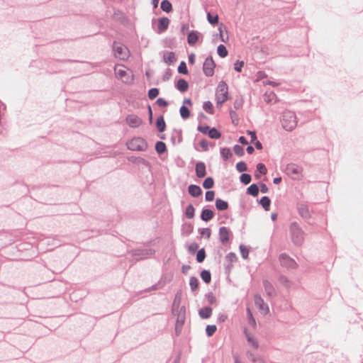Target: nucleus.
Returning <instances> with one entry per match:
<instances>
[{
  "label": "nucleus",
  "instance_id": "e433bc0d",
  "mask_svg": "<svg viewBox=\"0 0 363 363\" xmlns=\"http://www.w3.org/2000/svg\"><path fill=\"white\" fill-rule=\"evenodd\" d=\"M220 155L225 160H228L232 156L230 150L226 147H223L220 150Z\"/></svg>",
  "mask_w": 363,
  "mask_h": 363
},
{
  "label": "nucleus",
  "instance_id": "a211bd4d",
  "mask_svg": "<svg viewBox=\"0 0 363 363\" xmlns=\"http://www.w3.org/2000/svg\"><path fill=\"white\" fill-rule=\"evenodd\" d=\"M214 216L213 212L210 209H204L201 212V218L204 221H208Z\"/></svg>",
  "mask_w": 363,
  "mask_h": 363
},
{
  "label": "nucleus",
  "instance_id": "dca6fc26",
  "mask_svg": "<svg viewBox=\"0 0 363 363\" xmlns=\"http://www.w3.org/2000/svg\"><path fill=\"white\" fill-rule=\"evenodd\" d=\"M163 60L166 64L172 65L176 62L177 58L174 52H165L163 54Z\"/></svg>",
  "mask_w": 363,
  "mask_h": 363
},
{
  "label": "nucleus",
  "instance_id": "58836bf2",
  "mask_svg": "<svg viewBox=\"0 0 363 363\" xmlns=\"http://www.w3.org/2000/svg\"><path fill=\"white\" fill-rule=\"evenodd\" d=\"M189 285L191 290L195 291L199 286L198 279L194 277H191L189 280Z\"/></svg>",
  "mask_w": 363,
  "mask_h": 363
},
{
  "label": "nucleus",
  "instance_id": "7ed1b4c3",
  "mask_svg": "<svg viewBox=\"0 0 363 363\" xmlns=\"http://www.w3.org/2000/svg\"><path fill=\"white\" fill-rule=\"evenodd\" d=\"M115 74L125 83H129L133 80L130 71L123 65H116L114 67Z\"/></svg>",
  "mask_w": 363,
  "mask_h": 363
},
{
  "label": "nucleus",
  "instance_id": "0eeeda50",
  "mask_svg": "<svg viewBox=\"0 0 363 363\" xmlns=\"http://www.w3.org/2000/svg\"><path fill=\"white\" fill-rule=\"evenodd\" d=\"M286 171L294 179H298L302 176L303 169L296 164H290L287 165Z\"/></svg>",
  "mask_w": 363,
  "mask_h": 363
},
{
  "label": "nucleus",
  "instance_id": "a18cd8bd",
  "mask_svg": "<svg viewBox=\"0 0 363 363\" xmlns=\"http://www.w3.org/2000/svg\"><path fill=\"white\" fill-rule=\"evenodd\" d=\"M178 72L179 73L186 74L188 73V70L186 68V63L184 62H182L178 67Z\"/></svg>",
  "mask_w": 363,
  "mask_h": 363
},
{
  "label": "nucleus",
  "instance_id": "393cba45",
  "mask_svg": "<svg viewBox=\"0 0 363 363\" xmlns=\"http://www.w3.org/2000/svg\"><path fill=\"white\" fill-rule=\"evenodd\" d=\"M195 208L193 205L189 204L185 210V216L186 218L191 219L194 217Z\"/></svg>",
  "mask_w": 363,
  "mask_h": 363
},
{
  "label": "nucleus",
  "instance_id": "a878e982",
  "mask_svg": "<svg viewBox=\"0 0 363 363\" xmlns=\"http://www.w3.org/2000/svg\"><path fill=\"white\" fill-rule=\"evenodd\" d=\"M207 20L211 24L216 25L218 23V15H213L210 12H208L207 13Z\"/></svg>",
  "mask_w": 363,
  "mask_h": 363
},
{
  "label": "nucleus",
  "instance_id": "f257e3e1",
  "mask_svg": "<svg viewBox=\"0 0 363 363\" xmlns=\"http://www.w3.org/2000/svg\"><path fill=\"white\" fill-rule=\"evenodd\" d=\"M229 99L228 87L227 84L220 82L216 91V101L217 107H221L222 105Z\"/></svg>",
  "mask_w": 363,
  "mask_h": 363
},
{
  "label": "nucleus",
  "instance_id": "bb28decb",
  "mask_svg": "<svg viewBox=\"0 0 363 363\" xmlns=\"http://www.w3.org/2000/svg\"><path fill=\"white\" fill-rule=\"evenodd\" d=\"M270 203H271V201H270L269 198L267 196H264L260 199V204L262 206V207L266 211L269 210Z\"/></svg>",
  "mask_w": 363,
  "mask_h": 363
},
{
  "label": "nucleus",
  "instance_id": "8fccbe9b",
  "mask_svg": "<svg viewBox=\"0 0 363 363\" xmlns=\"http://www.w3.org/2000/svg\"><path fill=\"white\" fill-rule=\"evenodd\" d=\"M215 197V192L213 191H208L206 193V200L207 201H212Z\"/></svg>",
  "mask_w": 363,
  "mask_h": 363
},
{
  "label": "nucleus",
  "instance_id": "aec40b11",
  "mask_svg": "<svg viewBox=\"0 0 363 363\" xmlns=\"http://www.w3.org/2000/svg\"><path fill=\"white\" fill-rule=\"evenodd\" d=\"M188 87L189 84L186 80L181 79L177 82V88L180 91L185 92L186 91H187Z\"/></svg>",
  "mask_w": 363,
  "mask_h": 363
},
{
  "label": "nucleus",
  "instance_id": "f8f14e48",
  "mask_svg": "<svg viewBox=\"0 0 363 363\" xmlns=\"http://www.w3.org/2000/svg\"><path fill=\"white\" fill-rule=\"evenodd\" d=\"M254 301L262 314L266 315L269 312L268 306L264 303V300L259 296H255Z\"/></svg>",
  "mask_w": 363,
  "mask_h": 363
},
{
  "label": "nucleus",
  "instance_id": "4c0bfd02",
  "mask_svg": "<svg viewBox=\"0 0 363 363\" xmlns=\"http://www.w3.org/2000/svg\"><path fill=\"white\" fill-rule=\"evenodd\" d=\"M155 149L158 153H163L166 150V145L163 142H157L155 145Z\"/></svg>",
  "mask_w": 363,
  "mask_h": 363
},
{
  "label": "nucleus",
  "instance_id": "338daca9",
  "mask_svg": "<svg viewBox=\"0 0 363 363\" xmlns=\"http://www.w3.org/2000/svg\"><path fill=\"white\" fill-rule=\"evenodd\" d=\"M208 129V127L206 126V127H199V130L203 133H206L207 132V130Z\"/></svg>",
  "mask_w": 363,
  "mask_h": 363
},
{
  "label": "nucleus",
  "instance_id": "7c9ffc66",
  "mask_svg": "<svg viewBox=\"0 0 363 363\" xmlns=\"http://www.w3.org/2000/svg\"><path fill=\"white\" fill-rule=\"evenodd\" d=\"M201 277L203 279V281L206 284H208L211 280V273L207 270H203L201 272Z\"/></svg>",
  "mask_w": 363,
  "mask_h": 363
},
{
  "label": "nucleus",
  "instance_id": "c85d7f7f",
  "mask_svg": "<svg viewBox=\"0 0 363 363\" xmlns=\"http://www.w3.org/2000/svg\"><path fill=\"white\" fill-rule=\"evenodd\" d=\"M247 193L253 196H257L259 193L258 186L253 184L247 188Z\"/></svg>",
  "mask_w": 363,
  "mask_h": 363
},
{
  "label": "nucleus",
  "instance_id": "6e6552de",
  "mask_svg": "<svg viewBox=\"0 0 363 363\" xmlns=\"http://www.w3.org/2000/svg\"><path fill=\"white\" fill-rule=\"evenodd\" d=\"M216 64L212 57H207L203 63V70L207 77H211L214 74Z\"/></svg>",
  "mask_w": 363,
  "mask_h": 363
},
{
  "label": "nucleus",
  "instance_id": "39448f33",
  "mask_svg": "<svg viewBox=\"0 0 363 363\" xmlns=\"http://www.w3.org/2000/svg\"><path fill=\"white\" fill-rule=\"evenodd\" d=\"M113 51L115 57L122 60H127L130 55L127 47L119 43H114Z\"/></svg>",
  "mask_w": 363,
  "mask_h": 363
},
{
  "label": "nucleus",
  "instance_id": "774afa93",
  "mask_svg": "<svg viewBox=\"0 0 363 363\" xmlns=\"http://www.w3.org/2000/svg\"><path fill=\"white\" fill-rule=\"evenodd\" d=\"M247 153H248V154H252V152H254V148H253V147H252V146H248V147H247Z\"/></svg>",
  "mask_w": 363,
  "mask_h": 363
},
{
  "label": "nucleus",
  "instance_id": "e2e57ef3",
  "mask_svg": "<svg viewBox=\"0 0 363 363\" xmlns=\"http://www.w3.org/2000/svg\"><path fill=\"white\" fill-rule=\"evenodd\" d=\"M239 142L244 145H247L248 143L246 138L243 136L240 137Z\"/></svg>",
  "mask_w": 363,
  "mask_h": 363
},
{
  "label": "nucleus",
  "instance_id": "3c124183",
  "mask_svg": "<svg viewBox=\"0 0 363 363\" xmlns=\"http://www.w3.org/2000/svg\"><path fill=\"white\" fill-rule=\"evenodd\" d=\"M233 150L237 155L241 156L244 154L243 148L238 145H235Z\"/></svg>",
  "mask_w": 363,
  "mask_h": 363
},
{
  "label": "nucleus",
  "instance_id": "cd10ccee",
  "mask_svg": "<svg viewBox=\"0 0 363 363\" xmlns=\"http://www.w3.org/2000/svg\"><path fill=\"white\" fill-rule=\"evenodd\" d=\"M161 9L164 11L169 13L172 9V4L167 0H164L161 3Z\"/></svg>",
  "mask_w": 363,
  "mask_h": 363
},
{
  "label": "nucleus",
  "instance_id": "6ab92c4d",
  "mask_svg": "<svg viewBox=\"0 0 363 363\" xmlns=\"http://www.w3.org/2000/svg\"><path fill=\"white\" fill-rule=\"evenodd\" d=\"M199 40V34L197 32L191 31L189 33L187 41L189 45H194Z\"/></svg>",
  "mask_w": 363,
  "mask_h": 363
},
{
  "label": "nucleus",
  "instance_id": "f3484780",
  "mask_svg": "<svg viewBox=\"0 0 363 363\" xmlns=\"http://www.w3.org/2000/svg\"><path fill=\"white\" fill-rule=\"evenodd\" d=\"M188 191L189 194L193 197H197L202 193L201 188L199 186L194 184L190 185L188 188Z\"/></svg>",
  "mask_w": 363,
  "mask_h": 363
},
{
  "label": "nucleus",
  "instance_id": "5fc2aeb1",
  "mask_svg": "<svg viewBox=\"0 0 363 363\" xmlns=\"http://www.w3.org/2000/svg\"><path fill=\"white\" fill-rule=\"evenodd\" d=\"M240 252L244 259H247L248 257L249 251L247 249L245 248V247L241 245L240 247Z\"/></svg>",
  "mask_w": 363,
  "mask_h": 363
},
{
  "label": "nucleus",
  "instance_id": "49530a36",
  "mask_svg": "<svg viewBox=\"0 0 363 363\" xmlns=\"http://www.w3.org/2000/svg\"><path fill=\"white\" fill-rule=\"evenodd\" d=\"M257 171H258L262 174H266L267 172L265 165L262 163L257 164Z\"/></svg>",
  "mask_w": 363,
  "mask_h": 363
},
{
  "label": "nucleus",
  "instance_id": "412c9836",
  "mask_svg": "<svg viewBox=\"0 0 363 363\" xmlns=\"http://www.w3.org/2000/svg\"><path fill=\"white\" fill-rule=\"evenodd\" d=\"M264 101L267 103H275L277 101V96L273 91L266 92L264 94Z\"/></svg>",
  "mask_w": 363,
  "mask_h": 363
},
{
  "label": "nucleus",
  "instance_id": "0e129e2a",
  "mask_svg": "<svg viewBox=\"0 0 363 363\" xmlns=\"http://www.w3.org/2000/svg\"><path fill=\"white\" fill-rule=\"evenodd\" d=\"M194 61H195V55L194 54L190 55L189 57V63L193 65L194 63Z\"/></svg>",
  "mask_w": 363,
  "mask_h": 363
},
{
  "label": "nucleus",
  "instance_id": "79ce46f5",
  "mask_svg": "<svg viewBox=\"0 0 363 363\" xmlns=\"http://www.w3.org/2000/svg\"><path fill=\"white\" fill-rule=\"evenodd\" d=\"M240 181L245 184H248L251 182V176L248 174H242L240 176Z\"/></svg>",
  "mask_w": 363,
  "mask_h": 363
},
{
  "label": "nucleus",
  "instance_id": "4468645a",
  "mask_svg": "<svg viewBox=\"0 0 363 363\" xmlns=\"http://www.w3.org/2000/svg\"><path fill=\"white\" fill-rule=\"evenodd\" d=\"M196 174L199 178H203L206 174V165L203 162H199L196 164Z\"/></svg>",
  "mask_w": 363,
  "mask_h": 363
},
{
  "label": "nucleus",
  "instance_id": "37998d69",
  "mask_svg": "<svg viewBox=\"0 0 363 363\" xmlns=\"http://www.w3.org/2000/svg\"><path fill=\"white\" fill-rule=\"evenodd\" d=\"M159 94V90L156 88H152L148 91V96L150 99H154Z\"/></svg>",
  "mask_w": 363,
  "mask_h": 363
},
{
  "label": "nucleus",
  "instance_id": "c9c22d12",
  "mask_svg": "<svg viewBox=\"0 0 363 363\" xmlns=\"http://www.w3.org/2000/svg\"><path fill=\"white\" fill-rule=\"evenodd\" d=\"M213 185H214V181H213V178H211V177H207L203 183V186L207 189L212 188L213 186Z\"/></svg>",
  "mask_w": 363,
  "mask_h": 363
},
{
  "label": "nucleus",
  "instance_id": "680f3d73",
  "mask_svg": "<svg viewBox=\"0 0 363 363\" xmlns=\"http://www.w3.org/2000/svg\"><path fill=\"white\" fill-rule=\"evenodd\" d=\"M260 190L262 193H267L268 191V187L266 184H262L260 185Z\"/></svg>",
  "mask_w": 363,
  "mask_h": 363
},
{
  "label": "nucleus",
  "instance_id": "9b49d317",
  "mask_svg": "<svg viewBox=\"0 0 363 363\" xmlns=\"http://www.w3.org/2000/svg\"><path fill=\"white\" fill-rule=\"evenodd\" d=\"M279 261L281 264L285 267L294 269L296 267V262L284 253L280 255Z\"/></svg>",
  "mask_w": 363,
  "mask_h": 363
},
{
  "label": "nucleus",
  "instance_id": "bf43d9fd",
  "mask_svg": "<svg viewBox=\"0 0 363 363\" xmlns=\"http://www.w3.org/2000/svg\"><path fill=\"white\" fill-rule=\"evenodd\" d=\"M198 248V245L196 243H192L189 245V250L191 252H194Z\"/></svg>",
  "mask_w": 363,
  "mask_h": 363
},
{
  "label": "nucleus",
  "instance_id": "c756f323",
  "mask_svg": "<svg viewBox=\"0 0 363 363\" xmlns=\"http://www.w3.org/2000/svg\"><path fill=\"white\" fill-rule=\"evenodd\" d=\"M203 108L209 114H213V106L211 101H205L203 105Z\"/></svg>",
  "mask_w": 363,
  "mask_h": 363
},
{
  "label": "nucleus",
  "instance_id": "864d4df0",
  "mask_svg": "<svg viewBox=\"0 0 363 363\" xmlns=\"http://www.w3.org/2000/svg\"><path fill=\"white\" fill-rule=\"evenodd\" d=\"M244 66V62L237 61L234 65V69L237 72H241L242 67Z\"/></svg>",
  "mask_w": 363,
  "mask_h": 363
},
{
  "label": "nucleus",
  "instance_id": "6e6d98bb",
  "mask_svg": "<svg viewBox=\"0 0 363 363\" xmlns=\"http://www.w3.org/2000/svg\"><path fill=\"white\" fill-rule=\"evenodd\" d=\"M250 359L252 362L255 363H264V360L260 357H255L254 355L250 354Z\"/></svg>",
  "mask_w": 363,
  "mask_h": 363
},
{
  "label": "nucleus",
  "instance_id": "4be33fe9",
  "mask_svg": "<svg viewBox=\"0 0 363 363\" xmlns=\"http://www.w3.org/2000/svg\"><path fill=\"white\" fill-rule=\"evenodd\" d=\"M212 309L210 307H204L199 311V315L202 318H208L211 315Z\"/></svg>",
  "mask_w": 363,
  "mask_h": 363
},
{
  "label": "nucleus",
  "instance_id": "9d476101",
  "mask_svg": "<svg viewBox=\"0 0 363 363\" xmlns=\"http://www.w3.org/2000/svg\"><path fill=\"white\" fill-rule=\"evenodd\" d=\"M126 123L131 128H138L143 123V120L135 114H129L125 118Z\"/></svg>",
  "mask_w": 363,
  "mask_h": 363
},
{
  "label": "nucleus",
  "instance_id": "13d9d810",
  "mask_svg": "<svg viewBox=\"0 0 363 363\" xmlns=\"http://www.w3.org/2000/svg\"><path fill=\"white\" fill-rule=\"evenodd\" d=\"M157 104L160 107H165L167 106V102L162 98H160L157 100Z\"/></svg>",
  "mask_w": 363,
  "mask_h": 363
},
{
  "label": "nucleus",
  "instance_id": "f03ea898",
  "mask_svg": "<svg viewBox=\"0 0 363 363\" xmlns=\"http://www.w3.org/2000/svg\"><path fill=\"white\" fill-rule=\"evenodd\" d=\"M282 127L287 131H291L297 125V118L292 111H286L284 113L281 119Z\"/></svg>",
  "mask_w": 363,
  "mask_h": 363
},
{
  "label": "nucleus",
  "instance_id": "de8ad7c7",
  "mask_svg": "<svg viewBox=\"0 0 363 363\" xmlns=\"http://www.w3.org/2000/svg\"><path fill=\"white\" fill-rule=\"evenodd\" d=\"M225 259L230 262L233 263L237 261L238 257L235 253L230 252L225 257Z\"/></svg>",
  "mask_w": 363,
  "mask_h": 363
},
{
  "label": "nucleus",
  "instance_id": "ea45409f",
  "mask_svg": "<svg viewBox=\"0 0 363 363\" xmlns=\"http://www.w3.org/2000/svg\"><path fill=\"white\" fill-rule=\"evenodd\" d=\"M216 329H217L216 326L214 325H207V327L206 328V332L207 335L208 337L212 336L216 331Z\"/></svg>",
  "mask_w": 363,
  "mask_h": 363
},
{
  "label": "nucleus",
  "instance_id": "052dcab7",
  "mask_svg": "<svg viewBox=\"0 0 363 363\" xmlns=\"http://www.w3.org/2000/svg\"><path fill=\"white\" fill-rule=\"evenodd\" d=\"M247 134L250 135L251 142H254L257 139L256 133L254 131H247Z\"/></svg>",
  "mask_w": 363,
  "mask_h": 363
},
{
  "label": "nucleus",
  "instance_id": "2f4dec72",
  "mask_svg": "<svg viewBox=\"0 0 363 363\" xmlns=\"http://www.w3.org/2000/svg\"><path fill=\"white\" fill-rule=\"evenodd\" d=\"M156 125H157V129L160 132H162L164 130L166 125H165V122L162 117H160L157 119Z\"/></svg>",
  "mask_w": 363,
  "mask_h": 363
},
{
  "label": "nucleus",
  "instance_id": "473e14b6",
  "mask_svg": "<svg viewBox=\"0 0 363 363\" xmlns=\"http://www.w3.org/2000/svg\"><path fill=\"white\" fill-rule=\"evenodd\" d=\"M218 54L221 57H225L228 55V52L223 45H220L217 49Z\"/></svg>",
  "mask_w": 363,
  "mask_h": 363
},
{
  "label": "nucleus",
  "instance_id": "09e8293b",
  "mask_svg": "<svg viewBox=\"0 0 363 363\" xmlns=\"http://www.w3.org/2000/svg\"><path fill=\"white\" fill-rule=\"evenodd\" d=\"M236 168L240 172H245L247 170V165L245 162H240L236 164Z\"/></svg>",
  "mask_w": 363,
  "mask_h": 363
},
{
  "label": "nucleus",
  "instance_id": "5701e85b",
  "mask_svg": "<svg viewBox=\"0 0 363 363\" xmlns=\"http://www.w3.org/2000/svg\"><path fill=\"white\" fill-rule=\"evenodd\" d=\"M181 301H182V293L179 291V292H177V294L175 295V298L173 301V306H172L173 311H175L176 309H179L180 303H181Z\"/></svg>",
  "mask_w": 363,
  "mask_h": 363
},
{
  "label": "nucleus",
  "instance_id": "423d86ee",
  "mask_svg": "<svg viewBox=\"0 0 363 363\" xmlns=\"http://www.w3.org/2000/svg\"><path fill=\"white\" fill-rule=\"evenodd\" d=\"M291 239L296 245H301L303 241V233L296 223L290 226Z\"/></svg>",
  "mask_w": 363,
  "mask_h": 363
},
{
  "label": "nucleus",
  "instance_id": "4d7b16f0",
  "mask_svg": "<svg viewBox=\"0 0 363 363\" xmlns=\"http://www.w3.org/2000/svg\"><path fill=\"white\" fill-rule=\"evenodd\" d=\"M247 313H248V315H249V323H250V324H251L253 327H255V325H256L255 320L252 317V313H251L250 309L247 310Z\"/></svg>",
  "mask_w": 363,
  "mask_h": 363
},
{
  "label": "nucleus",
  "instance_id": "2eb2a0df",
  "mask_svg": "<svg viewBox=\"0 0 363 363\" xmlns=\"http://www.w3.org/2000/svg\"><path fill=\"white\" fill-rule=\"evenodd\" d=\"M169 24V20L167 18H162L158 21V33H162L167 29Z\"/></svg>",
  "mask_w": 363,
  "mask_h": 363
},
{
  "label": "nucleus",
  "instance_id": "20e7f679",
  "mask_svg": "<svg viewBox=\"0 0 363 363\" xmlns=\"http://www.w3.org/2000/svg\"><path fill=\"white\" fill-rule=\"evenodd\" d=\"M128 148L133 151H144L147 149L146 141L141 138H135L127 143Z\"/></svg>",
  "mask_w": 363,
  "mask_h": 363
},
{
  "label": "nucleus",
  "instance_id": "72a5a7b5",
  "mask_svg": "<svg viewBox=\"0 0 363 363\" xmlns=\"http://www.w3.org/2000/svg\"><path fill=\"white\" fill-rule=\"evenodd\" d=\"M179 112H180V115H181L182 118L184 119L188 118L190 116V111L189 110V108L187 107H186L184 106H182L180 108Z\"/></svg>",
  "mask_w": 363,
  "mask_h": 363
},
{
  "label": "nucleus",
  "instance_id": "ddd939ff",
  "mask_svg": "<svg viewBox=\"0 0 363 363\" xmlns=\"http://www.w3.org/2000/svg\"><path fill=\"white\" fill-rule=\"evenodd\" d=\"M230 235V230L226 227H221L219 229V238L222 243H227L229 241Z\"/></svg>",
  "mask_w": 363,
  "mask_h": 363
},
{
  "label": "nucleus",
  "instance_id": "f704fd0d",
  "mask_svg": "<svg viewBox=\"0 0 363 363\" xmlns=\"http://www.w3.org/2000/svg\"><path fill=\"white\" fill-rule=\"evenodd\" d=\"M208 136L211 138L218 139L220 138L221 136L220 133L216 130V128H211L208 131Z\"/></svg>",
  "mask_w": 363,
  "mask_h": 363
},
{
  "label": "nucleus",
  "instance_id": "69168bd1",
  "mask_svg": "<svg viewBox=\"0 0 363 363\" xmlns=\"http://www.w3.org/2000/svg\"><path fill=\"white\" fill-rule=\"evenodd\" d=\"M255 145L257 149L258 150H262V145L261 144V143L258 140H257L255 143Z\"/></svg>",
  "mask_w": 363,
  "mask_h": 363
},
{
  "label": "nucleus",
  "instance_id": "1a4fd4ad",
  "mask_svg": "<svg viewBox=\"0 0 363 363\" xmlns=\"http://www.w3.org/2000/svg\"><path fill=\"white\" fill-rule=\"evenodd\" d=\"M185 308L184 306L181 307L177 314V318L175 326L176 333L177 334L180 333L182 328L185 322Z\"/></svg>",
  "mask_w": 363,
  "mask_h": 363
},
{
  "label": "nucleus",
  "instance_id": "603ef678",
  "mask_svg": "<svg viewBox=\"0 0 363 363\" xmlns=\"http://www.w3.org/2000/svg\"><path fill=\"white\" fill-rule=\"evenodd\" d=\"M201 235L203 237H205L206 238L208 239L211 237V231L209 228H203L201 230Z\"/></svg>",
  "mask_w": 363,
  "mask_h": 363
},
{
  "label": "nucleus",
  "instance_id": "a19ab883",
  "mask_svg": "<svg viewBox=\"0 0 363 363\" xmlns=\"http://www.w3.org/2000/svg\"><path fill=\"white\" fill-rule=\"evenodd\" d=\"M206 257V253L204 249L199 250L196 255V259L199 262H202Z\"/></svg>",
  "mask_w": 363,
  "mask_h": 363
},
{
  "label": "nucleus",
  "instance_id": "b1692460",
  "mask_svg": "<svg viewBox=\"0 0 363 363\" xmlns=\"http://www.w3.org/2000/svg\"><path fill=\"white\" fill-rule=\"evenodd\" d=\"M216 206L219 211H224L226 210L228 208V204L226 201L218 199L216 201Z\"/></svg>",
  "mask_w": 363,
  "mask_h": 363
},
{
  "label": "nucleus",
  "instance_id": "c03bdc74",
  "mask_svg": "<svg viewBox=\"0 0 363 363\" xmlns=\"http://www.w3.org/2000/svg\"><path fill=\"white\" fill-rule=\"evenodd\" d=\"M247 338L249 343L251 345V346L253 348L257 349L258 347V343L255 338H254L252 336H250L249 335H247Z\"/></svg>",
  "mask_w": 363,
  "mask_h": 363
}]
</instances>
